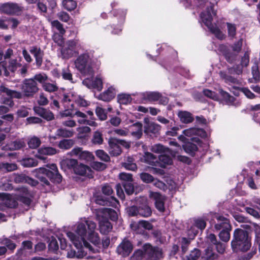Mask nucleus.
Wrapping results in <instances>:
<instances>
[{
  "mask_svg": "<svg viewBox=\"0 0 260 260\" xmlns=\"http://www.w3.org/2000/svg\"><path fill=\"white\" fill-rule=\"evenodd\" d=\"M30 194L25 187H21L16 190L15 194L0 193V204H4L8 208H14L18 205L17 201L29 205L31 203ZM0 205V210H3Z\"/></svg>",
  "mask_w": 260,
  "mask_h": 260,
  "instance_id": "nucleus-1",
  "label": "nucleus"
},
{
  "mask_svg": "<svg viewBox=\"0 0 260 260\" xmlns=\"http://www.w3.org/2000/svg\"><path fill=\"white\" fill-rule=\"evenodd\" d=\"M46 167L51 171L41 167L32 171L33 175L38 178L44 185L49 186L50 183L46 177L52 181L59 183L62 180L61 175L58 173L57 167L55 164H48Z\"/></svg>",
  "mask_w": 260,
  "mask_h": 260,
  "instance_id": "nucleus-2",
  "label": "nucleus"
},
{
  "mask_svg": "<svg viewBox=\"0 0 260 260\" xmlns=\"http://www.w3.org/2000/svg\"><path fill=\"white\" fill-rule=\"evenodd\" d=\"M251 246V238L248 233L244 230L237 229L233 234V239L231 241L232 249L235 252H246Z\"/></svg>",
  "mask_w": 260,
  "mask_h": 260,
  "instance_id": "nucleus-3",
  "label": "nucleus"
},
{
  "mask_svg": "<svg viewBox=\"0 0 260 260\" xmlns=\"http://www.w3.org/2000/svg\"><path fill=\"white\" fill-rule=\"evenodd\" d=\"M86 225V223L85 224L80 223L78 224L76 232L80 237H77L72 232L68 233L67 236L77 249L82 248V244H83L85 248L94 252V249L92 246L85 239V237L87 233Z\"/></svg>",
  "mask_w": 260,
  "mask_h": 260,
  "instance_id": "nucleus-4",
  "label": "nucleus"
},
{
  "mask_svg": "<svg viewBox=\"0 0 260 260\" xmlns=\"http://www.w3.org/2000/svg\"><path fill=\"white\" fill-rule=\"evenodd\" d=\"M96 59H94L88 53H85L79 55L75 61L76 68L82 74L92 76L93 74V67Z\"/></svg>",
  "mask_w": 260,
  "mask_h": 260,
  "instance_id": "nucleus-5",
  "label": "nucleus"
},
{
  "mask_svg": "<svg viewBox=\"0 0 260 260\" xmlns=\"http://www.w3.org/2000/svg\"><path fill=\"white\" fill-rule=\"evenodd\" d=\"M215 15L216 13L214 11L213 6H211L201 14V19L202 22L217 38L220 40L224 39L226 35L216 26H214L212 24L213 17L215 16Z\"/></svg>",
  "mask_w": 260,
  "mask_h": 260,
  "instance_id": "nucleus-6",
  "label": "nucleus"
},
{
  "mask_svg": "<svg viewBox=\"0 0 260 260\" xmlns=\"http://www.w3.org/2000/svg\"><path fill=\"white\" fill-rule=\"evenodd\" d=\"M79 46L78 40L73 39L66 42L60 49V57L68 59L78 53L77 50Z\"/></svg>",
  "mask_w": 260,
  "mask_h": 260,
  "instance_id": "nucleus-7",
  "label": "nucleus"
},
{
  "mask_svg": "<svg viewBox=\"0 0 260 260\" xmlns=\"http://www.w3.org/2000/svg\"><path fill=\"white\" fill-rule=\"evenodd\" d=\"M61 165H66L69 168L73 169L74 172L80 175H88L91 171L90 168L88 166L82 163H79L77 160L75 159L72 158L64 160L61 162Z\"/></svg>",
  "mask_w": 260,
  "mask_h": 260,
  "instance_id": "nucleus-8",
  "label": "nucleus"
},
{
  "mask_svg": "<svg viewBox=\"0 0 260 260\" xmlns=\"http://www.w3.org/2000/svg\"><path fill=\"white\" fill-rule=\"evenodd\" d=\"M0 92L5 93L8 96L10 97V98L2 97L1 99V103L8 105L9 107H12L14 105L11 98L21 99L22 98V94L20 92L9 89L3 85L0 86Z\"/></svg>",
  "mask_w": 260,
  "mask_h": 260,
  "instance_id": "nucleus-9",
  "label": "nucleus"
},
{
  "mask_svg": "<svg viewBox=\"0 0 260 260\" xmlns=\"http://www.w3.org/2000/svg\"><path fill=\"white\" fill-rule=\"evenodd\" d=\"M243 40L240 39L231 45V51L227 50L223 53L225 58L230 62H233L236 60L238 54L242 50Z\"/></svg>",
  "mask_w": 260,
  "mask_h": 260,
  "instance_id": "nucleus-10",
  "label": "nucleus"
},
{
  "mask_svg": "<svg viewBox=\"0 0 260 260\" xmlns=\"http://www.w3.org/2000/svg\"><path fill=\"white\" fill-rule=\"evenodd\" d=\"M86 223L88 228V240L95 246L100 247L101 239L98 233L95 232L96 223L90 220H86Z\"/></svg>",
  "mask_w": 260,
  "mask_h": 260,
  "instance_id": "nucleus-11",
  "label": "nucleus"
},
{
  "mask_svg": "<svg viewBox=\"0 0 260 260\" xmlns=\"http://www.w3.org/2000/svg\"><path fill=\"white\" fill-rule=\"evenodd\" d=\"M21 89L26 96H32L39 90L36 82L31 78L24 80Z\"/></svg>",
  "mask_w": 260,
  "mask_h": 260,
  "instance_id": "nucleus-12",
  "label": "nucleus"
},
{
  "mask_svg": "<svg viewBox=\"0 0 260 260\" xmlns=\"http://www.w3.org/2000/svg\"><path fill=\"white\" fill-rule=\"evenodd\" d=\"M62 101L63 103L73 102L81 107H86L88 105L87 101L81 96L73 92L64 94Z\"/></svg>",
  "mask_w": 260,
  "mask_h": 260,
  "instance_id": "nucleus-13",
  "label": "nucleus"
},
{
  "mask_svg": "<svg viewBox=\"0 0 260 260\" xmlns=\"http://www.w3.org/2000/svg\"><path fill=\"white\" fill-rule=\"evenodd\" d=\"M213 218L215 220L214 229L216 231L229 229L232 230V225L229 220L218 214H214Z\"/></svg>",
  "mask_w": 260,
  "mask_h": 260,
  "instance_id": "nucleus-14",
  "label": "nucleus"
},
{
  "mask_svg": "<svg viewBox=\"0 0 260 260\" xmlns=\"http://www.w3.org/2000/svg\"><path fill=\"white\" fill-rule=\"evenodd\" d=\"M69 154L71 156H77L80 159L86 161H92L94 158L91 153L87 151H83L80 147L74 148L69 153Z\"/></svg>",
  "mask_w": 260,
  "mask_h": 260,
  "instance_id": "nucleus-15",
  "label": "nucleus"
},
{
  "mask_svg": "<svg viewBox=\"0 0 260 260\" xmlns=\"http://www.w3.org/2000/svg\"><path fill=\"white\" fill-rule=\"evenodd\" d=\"M83 84L89 89H95L98 91L103 89V79L100 75L97 76L94 80L87 78L83 81Z\"/></svg>",
  "mask_w": 260,
  "mask_h": 260,
  "instance_id": "nucleus-16",
  "label": "nucleus"
},
{
  "mask_svg": "<svg viewBox=\"0 0 260 260\" xmlns=\"http://www.w3.org/2000/svg\"><path fill=\"white\" fill-rule=\"evenodd\" d=\"M95 203L102 206H111L115 209L119 210V202L113 197H110L107 200V198H104L102 195H99L95 197Z\"/></svg>",
  "mask_w": 260,
  "mask_h": 260,
  "instance_id": "nucleus-17",
  "label": "nucleus"
},
{
  "mask_svg": "<svg viewBox=\"0 0 260 260\" xmlns=\"http://www.w3.org/2000/svg\"><path fill=\"white\" fill-rule=\"evenodd\" d=\"M144 252L148 258H159L161 257L162 252L158 247H153L149 244H146L143 247Z\"/></svg>",
  "mask_w": 260,
  "mask_h": 260,
  "instance_id": "nucleus-18",
  "label": "nucleus"
},
{
  "mask_svg": "<svg viewBox=\"0 0 260 260\" xmlns=\"http://www.w3.org/2000/svg\"><path fill=\"white\" fill-rule=\"evenodd\" d=\"M97 218L99 221L100 231L101 234L107 235L108 234L112 229V225L111 223L105 218L104 216H102L98 212Z\"/></svg>",
  "mask_w": 260,
  "mask_h": 260,
  "instance_id": "nucleus-19",
  "label": "nucleus"
},
{
  "mask_svg": "<svg viewBox=\"0 0 260 260\" xmlns=\"http://www.w3.org/2000/svg\"><path fill=\"white\" fill-rule=\"evenodd\" d=\"M133 245L129 241L124 240L117 248V252L123 257L127 256L133 250Z\"/></svg>",
  "mask_w": 260,
  "mask_h": 260,
  "instance_id": "nucleus-20",
  "label": "nucleus"
},
{
  "mask_svg": "<svg viewBox=\"0 0 260 260\" xmlns=\"http://www.w3.org/2000/svg\"><path fill=\"white\" fill-rule=\"evenodd\" d=\"M118 90L116 87L113 86H110L108 88L101 93L99 96V99L105 102H109L114 98Z\"/></svg>",
  "mask_w": 260,
  "mask_h": 260,
  "instance_id": "nucleus-21",
  "label": "nucleus"
},
{
  "mask_svg": "<svg viewBox=\"0 0 260 260\" xmlns=\"http://www.w3.org/2000/svg\"><path fill=\"white\" fill-rule=\"evenodd\" d=\"M131 228L136 233L142 234L143 233V230L142 229V228L148 230H150L152 229L153 225L148 221L145 220H141L138 223L133 222L131 223Z\"/></svg>",
  "mask_w": 260,
  "mask_h": 260,
  "instance_id": "nucleus-22",
  "label": "nucleus"
},
{
  "mask_svg": "<svg viewBox=\"0 0 260 260\" xmlns=\"http://www.w3.org/2000/svg\"><path fill=\"white\" fill-rule=\"evenodd\" d=\"M1 10L7 14H16L22 10V7L16 4L6 3L1 6Z\"/></svg>",
  "mask_w": 260,
  "mask_h": 260,
  "instance_id": "nucleus-23",
  "label": "nucleus"
},
{
  "mask_svg": "<svg viewBox=\"0 0 260 260\" xmlns=\"http://www.w3.org/2000/svg\"><path fill=\"white\" fill-rule=\"evenodd\" d=\"M57 153L56 150L51 147H42L38 150V153L36 155V157L45 160L46 157L44 155H54Z\"/></svg>",
  "mask_w": 260,
  "mask_h": 260,
  "instance_id": "nucleus-24",
  "label": "nucleus"
},
{
  "mask_svg": "<svg viewBox=\"0 0 260 260\" xmlns=\"http://www.w3.org/2000/svg\"><path fill=\"white\" fill-rule=\"evenodd\" d=\"M109 153L114 156H117L121 152L119 145L118 140L114 138H110L109 140Z\"/></svg>",
  "mask_w": 260,
  "mask_h": 260,
  "instance_id": "nucleus-25",
  "label": "nucleus"
},
{
  "mask_svg": "<svg viewBox=\"0 0 260 260\" xmlns=\"http://www.w3.org/2000/svg\"><path fill=\"white\" fill-rule=\"evenodd\" d=\"M77 116L79 118L78 119V122L81 124H87L91 126H97V123L92 120H88L87 115L79 111H77L75 113V116Z\"/></svg>",
  "mask_w": 260,
  "mask_h": 260,
  "instance_id": "nucleus-26",
  "label": "nucleus"
},
{
  "mask_svg": "<svg viewBox=\"0 0 260 260\" xmlns=\"http://www.w3.org/2000/svg\"><path fill=\"white\" fill-rule=\"evenodd\" d=\"M150 197L155 200V205L156 209L159 211L164 210V198L158 192H150Z\"/></svg>",
  "mask_w": 260,
  "mask_h": 260,
  "instance_id": "nucleus-27",
  "label": "nucleus"
},
{
  "mask_svg": "<svg viewBox=\"0 0 260 260\" xmlns=\"http://www.w3.org/2000/svg\"><path fill=\"white\" fill-rule=\"evenodd\" d=\"M219 255L210 247H207L202 254L200 260H218Z\"/></svg>",
  "mask_w": 260,
  "mask_h": 260,
  "instance_id": "nucleus-28",
  "label": "nucleus"
},
{
  "mask_svg": "<svg viewBox=\"0 0 260 260\" xmlns=\"http://www.w3.org/2000/svg\"><path fill=\"white\" fill-rule=\"evenodd\" d=\"M34 110L36 113L47 120H52L54 118L53 113L44 108L40 107H35Z\"/></svg>",
  "mask_w": 260,
  "mask_h": 260,
  "instance_id": "nucleus-29",
  "label": "nucleus"
},
{
  "mask_svg": "<svg viewBox=\"0 0 260 260\" xmlns=\"http://www.w3.org/2000/svg\"><path fill=\"white\" fill-rule=\"evenodd\" d=\"M145 132L146 133L156 134L160 129V126L156 123L150 122L146 119L145 120Z\"/></svg>",
  "mask_w": 260,
  "mask_h": 260,
  "instance_id": "nucleus-30",
  "label": "nucleus"
},
{
  "mask_svg": "<svg viewBox=\"0 0 260 260\" xmlns=\"http://www.w3.org/2000/svg\"><path fill=\"white\" fill-rule=\"evenodd\" d=\"M184 135L187 137H192L193 136H200L202 137L206 136V133L202 129L200 128H197L194 127L189 128L188 129H185L183 132Z\"/></svg>",
  "mask_w": 260,
  "mask_h": 260,
  "instance_id": "nucleus-31",
  "label": "nucleus"
},
{
  "mask_svg": "<svg viewBox=\"0 0 260 260\" xmlns=\"http://www.w3.org/2000/svg\"><path fill=\"white\" fill-rule=\"evenodd\" d=\"M18 66V63L16 59H11L9 61V64L7 65L5 62H1L0 66L3 68L6 76H8V71L9 70L12 72L15 71Z\"/></svg>",
  "mask_w": 260,
  "mask_h": 260,
  "instance_id": "nucleus-32",
  "label": "nucleus"
},
{
  "mask_svg": "<svg viewBox=\"0 0 260 260\" xmlns=\"http://www.w3.org/2000/svg\"><path fill=\"white\" fill-rule=\"evenodd\" d=\"M168 153H164L159 156L158 158L159 161H158L157 163L158 166L165 168L167 165H170L172 164V158L167 154ZM169 153L171 155V152L170 151Z\"/></svg>",
  "mask_w": 260,
  "mask_h": 260,
  "instance_id": "nucleus-33",
  "label": "nucleus"
},
{
  "mask_svg": "<svg viewBox=\"0 0 260 260\" xmlns=\"http://www.w3.org/2000/svg\"><path fill=\"white\" fill-rule=\"evenodd\" d=\"M177 115L180 121L184 123H189L193 121V118L192 114L186 111H179L177 113Z\"/></svg>",
  "mask_w": 260,
  "mask_h": 260,
  "instance_id": "nucleus-34",
  "label": "nucleus"
},
{
  "mask_svg": "<svg viewBox=\"0 0 260 260\" xmlns=\"http://www.w3.org/2000/svg\"><path fill=\"white\" fill-rule=\"evenodd\" d=\"M30 52L35 57L37 65L40 67L42 62L43 51L37 47H33L30 49Z\"/></svg>",
  "mask_w": 260,
  "mask_h": 260,
  "instance_id": "nucleus-35",
  "label": "nucleus"
},
{
  "mask_svg": "<svg viewBox=\"0 0 260 260\" xmlns=\"http://www.w3.org/2000/svg\"><path fill=\"white\" fill-rule=\"evenodd\" d=\"M142 159L144 162L149 165L156 166H157V158L155 155L150 152H145Z\"/></svg>",
  "mask_w": 260,
  "mask_h": 260,
  "instance_id": "nucleus-36",
  "label": "nucleus"
},
{
  "mask_svg": "<svg viewBox=\"0 0 260 260\" xmlns=\"http://www.w3.org/2000/svg\"><path fill=\"white\" fill-rule=\"evenodd\" d=\"M132 135L136 139H139L142 135V125L139 122L133 124L131 127Z\"/></svg>",
  "mask_w": 260,
  "mask_h": 260,
  "instance_id": "nucleus-37",
  "label": "nucleus"
},
{
  "mask_svg": "<svg viewBox=\"0 0 260 260\" xmlns=\"http://www.w3.org/2000/svg\"><path fill=\"white\" fill-rule=\"evenodd\" d=\"M143 98L144 100L150 102L159 101L161 98V95L156 92H146L143 94Z\"/></svg>",
  "mask_w": 260,
  "mask_h": 260,
  "instance_id": "nucleus-38",
  "label": "nucleus"
},
{
  "mask_svg": "<svg viewBox=\"0 0 260 260\" xmlns=\"http://www.w3.org/2000/svg\"><path fill=\"white\" fill-rule=\"evenodd\" d=\"M15 180L16 182H25L32 186H36L38 183L37 180L25 176H18L15 178Z\"/></svg>",
  "mask_w": 260,
  "mask_h": 260,
  "instance_id": "nucleus-39",
  "label": "nucleus"
},
{
  "mask_svg": "<svg viewBox=\"0 0 260 260\" xmlns=\"http://www.w3.org/2000/svg\"><path fill=\"white\" fill-rule=\"evenodd\" d=\"M132 101V99L129 94L125 93L119 94L117 96V102L120 105H127Z\"/></svg>",
  "mask_w": 260,
  "mask_h": 260,
  "instance_id": "nucleus-40",
  "label": "nucleus"
},
{
  "mask_svg": "<svg viewBox=\"0 0 260 260\" xmlns=\"http://www.w3.org/2000/svg\"><path fill=\"white\" fill-rule=\"evenodd\" d=\"M21 164L25 167H34L38 165V161L31 157H26L21 160Z\"/></svg>",
  "mask_w": 260,
  "mask_h": 260,
  "instance_id": "nucleus-41",
  "label": "nucleus"
},
{
  "mask_svg": "<svg viewBox=\"0 0 260 260\" xmlns=\"http://www.w3.org/2000/svg\"><path fill=\"white\" fill-rule=\"evenodd\" d=\"M153 152L156 153H170V150L164 147L162 145L157 144L151 146L150 149Z\"/></svg>",
  "mask_w": 260,
  "mask_h": 260,
  "instance_id": "nucleus-42",
  "label": "nucleus"
},
{
  "mask_svg": "<svg viewBox=\"0 0 260 260\" xmlns=\"http://www.w3.org/2000/svg\"><path fill=\"white\" fill-rule=\"evenodd\" d=\"M74 132L73 130H69L66 128H59L56 131V136L62 137H72Z\"/></svg>",
  "mask_w": 260,
  "mask_h": 260,
  "instance_id": "nucleus-43",
  "label": "nucleus"
},
{
  "mask_svg": "<svg viewBox=\"0 0 260 260\" xmlns=\"http://www.w3.org/2000/svg\"><path fill=\"white\" fill-rule=\"evenodd\" d=\"M134 159L132 157H127L126 161L123 163L122 166L127 170L135 171L137 167L136 164L134 163Z\"/></svg>",
  "mask_w": 260,
  "mask_h": 260,
  "instance_id": "nucleus-44",
  "label": "nucleus"
},
{
  "mask_svg": "<svg viewBox=\"0 0 260 260\" xmlns=\"http://www.w3.org/2000/svg\"><path fill=\"white\" fill-rule=\"evenodd\" d=\"M25 144L23 140H18L12 142L7 146V147L10 150H17L23 147Z\"/></svg>",
  "mask_w": 260,
  "mask_h": 260,
  "instance_id": "nucleus-45",
  "label": "nucleus"
},
{
  "mask_svg": "<svg viewBox=\"0 0 260 260\" xmlns=\"http://www.w3.org/2000/svg\"><path fill=\"white\" fill-rule=\"evenodd\" d=\"M231 230L229 229L221 230L218 234L220 239L223 242H229L231 237L230 232Z\"/></svg>",
  "mask_w": 260,
  "mask_h": 260,
  "instance_id": "nucleus-46",
  "label": "nucleus"
},
{
  "mask_svg": "<svg viewBox=\"0 0 260 260\" xmlns=\"http://www.w3.org/2000/svg\"><path fill=\"white\" fill-rule=\"evenodd\" d=\"M62 5L64 9L71 11L77 7V3L74 0H63Z\"/></svg>",
  "mask_w": 260,
  "mask_h": 260,
  "instance_id": "nucleus-47",
  "label": "nucleus"
},
{
  "mask_svg": "<svg viewBox=\"0 0 260 260\" xmlns=\"http://www.w3.org/2000/svg\"><path fill=\"white\" fill-rule=\"evenodd\" d=\"M184 151L189 154H192L194 153L198 149V146L196 144H194L191 142L185 143L183 145Z\"/></svg>",
  "mask_w": 260,
  "mask_h": 260,
  "instance_id": "nucleus-48",
  "label": "nucleus"
},
{
  "mask_svg": "<svg viewBox=\"0 0 260 260\" xmlns=\"http://www.w3.org/2000/svg\"><path fill=\"white\" fill-rule=\"evenodd\" d=\"M74 144V142L71 139H65L61 141L58 146L61 149H69L71 148Z\"/></svg>",
  "mask_w": 260,
  "mask_h": 260,
  "instance_id": "nucleus-49",
  "label": "nucleus"
},
{
  "mask_svg": "<svg viewBox=\"0 0 260 260\" xmlns=\"http://www.w3.org/2000/svg\"><path fill=\"white\" fill-rule=\"evenodd\" d=\"M85 253L82 250L77 253L76 252L75 250L73 249L69 250L67 252V257L70 258L75 257L81 258L85 256Z\"/></svg>",
  "mask_w": 260,
  "mask_h": 260,
  "instance_id": "nucleus-50",
  "label": "nucleus"
},
{
  "mask_svg": "<svg viewBox=\"0 0 260 260\" xmlns=\"http://www.w3.org/2000/svg\"><path fill=\"white\" fill-rule=\"evenodd\" d=\"M90 131L91 129L88 126H85L78 127L77 128V131L78 132V137L79 138H83L85 137L86 135L90 133Z\"/></svg>",
  "mask_w": 260,
  "mask_h": 260,
  "instance_id": "nucleus-51",
  "label": "nucleus"
},
{
  "mask_svg": "<svg viewBox=\"0 0 260 260\" xmlns=\"http://www.w3.org/2000/svg\"><path fill=\"white\" fill-rule=\"evenodd\" d=\"M250 50L249 48L244 49V55L241 58V64L242 67H247L249 62V54Z\"/></svg>",
  "mask_w": 260,
  "mask_h": 260,
  "instance_id": "nucleus-52",
  "label": "nucleus"
},
{
  "mask_svg": "<svg viewBox=\"0 0 260 260\" xmlns=\"http://www.w3.org/2000/svg\"><path fill=\"white\" fill-rule=\"evenodd\" d=\"M201 255V251L199 249L194 248L186 257L187 260H197Z\"/></svg>",
  "mask_w": 260,
  "mask_h": 260,
  "instance_id": "nucleus-53",
  "label": "nucleus"
},
{
  "mask_svg": "<svg viewBox=\"0 0 260 260\" xmlns=\"http://www.w3.org/2000/svg\"><path fill=\"white\" fill-rule=\"evenodd\" d=\"M42 87L44 90L49 92H52L56 91L58 87L55 83H51L46 82L42 85Z\"/></svg>",
  "mask_w": 260,
  "mask_h": 260,
  "instance_id": "nucleus-54",
  "label": "nucleus"
},
{
  "mask_svg": "<svg viewBox=\"0 0 260 260\" xmlns=\"http://www.w3.org/2000/svg\"><path fill=\"white\" fill-rule=\"evenodd\" d=\"M103 142V138L102 133L97 131L95 132L92 139V142L94 144H101Z\"/></svg>",
  "mask_w": 260,
  "mask_h": 260,
  "instance_id": "nucleus-55",
  "label": "nucleus"
},
{
  "mask_svg": "<svg viewBox=\"0 0 260 260\" xmlns=\"http://www.w3.org/2000/svg\"><path fill=\"white\" fill-rule=\"evenodd\" d=\"M27 144L29 148L35 149L40 145L41 141L38 138L34 137L29 140Z\"/></svg>",
  "mask_w": 260,
  "mask_h": 260,
  "instance_id": "nucleus-56",
  "label": "nucleus"
},
{
  "mask_svg": "<svg viewBox=\"0 0 260 260\" xmlns=\"http://www.w3.org/2000/svg\"><path fill=\"white\" fill-rule=\"evenodd\" d=\"M227 29L229 37L233 39L236 34V26L235 24L227 23Z\"/></svg>",
  "mask_w": 260,
  "mask_h": 260,
  "instance_id": "nucleus-57",
  "label": "nucleus"
},
{
  "mask_svg": "<svg viewBox=\"0 0 260 260\" xmlns=\"http://www.w3.org/2000/svg\"><path fill=\"white\" fill-rule=\"evenodd\" d=\"M203 93L207 97H208L215 101H218L219 99L218 94L211 90L207 89H204L203 90Z\"/></svg>",
  "mask_w": 260,
  "mask_h": 260,
  "instance_id": "nucleus-58",
  "label": "nucleus"
},
{
  "mask_svg": "<svg viewBox=\"0 0 260 260\" xmlns=\"http://www.w3.org/2000/svg\"><path fill=\"white\" fill-rule=\"evenodd\" d=\"M145 257L144 252L141 249L136 250L131 257V260H142Z\"/></svg>",
  "mask_w": 260,
  "mask_h": 260,
  "instance_id": "nucleus-59",
  "label": "nucleus"
},
{
  "mask_svg": "<svg viewBox=\"0 0 260 260\" xmlns=\"http://www.w3.org/2000/svg\"><path fill=\"white\" fill-rule=\"evenodd\" d=\"M140 177L142 181L146 183L152 182L154 179L152 175L147 173H142L140 174Z\"/></svg>",
  "mask_w": 260,
  "mask_h": 260,
  "instance_id": "nucleus-60",
  "label": "nucleus"
},
{
  "mask_svg": "<svg viewBox=\"0 0 260 260\" xmlns=\"http://www.w3.org/2000/svg\"><path fill=\"white\" fill-rule=\"evenodd\" d=\"M102 216H104L105 218L108 220L110 219L112 221H116L118 219V214L117 212H98Z\"/></svg>",
  "mask_w": 260,
  "mask_h": 260,
  "instance_id": "nucleus-61",
  "label": "nucleus"
},
{
  "mask_svg": "<svg viewBox=\"0 0 260 260\" xmlns=\"http://www.w3.org/2000/svg\"><path fill=\"white\" fill-rule=\"evenodd\" d=\"M96 116L101 120H105L107 119V116L105 110L101 107H98L95 110Z\"/></svg>",
  "mask_w": 260,
  "mask_h": 260,
  "instance_id": "nucleus-62",
  "label": "nucleus"
},
{
  "mask_svg": "<svg viewBox=\"0 0 260 260\" xmlns=\"http://www.w3.org/2000/svg\"><path fill=\"white\" fill-rule=\"evenodd\" d=\"M193 225L200 230H203L206 226L205 221L202 218H196L193 220Z\"/></svg>",
  "mask_w": 260,
  "mask_h": 260,
  "instance_id": "nucleus-63",
  "label": "nucleus"
},
{
  "mask_svg": "<svg viewBox=\"0 0 260 260\" xmlns=\"http://www.w3.org/2000/svg\"><path fill=\"white\" fill-rule=\"evenodd\" d=\"M47 76L44 73H40L36 74L32 78L35 81L36 80L42 85L45 83L47 80Z\"/></svg>",
  "mask_w": 260,
  "mask_h": 260,
  "instance_id": "nucleus-64",
  "label": "nucleus"
}]
</instances>
